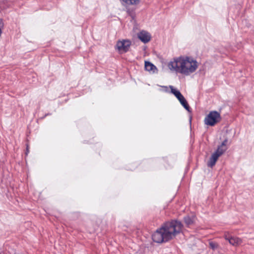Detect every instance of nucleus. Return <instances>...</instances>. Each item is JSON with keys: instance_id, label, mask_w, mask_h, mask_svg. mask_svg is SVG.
<instances>
[{"instance_id": "1", "label": "nucleus", "mask_w": 254, "mask_h": 254, "mask_svg": "<svg viewBox=\"0 0 254 254\" xmlns=\"http://www.w3.org/2000/svg\"><path fill=\"white\" fill-rule=\"evenodd\" d=\"M182 227L183 225L180 221L172 220L167 222L153 234L152 240L157 243L168 242L180 233Z\"/></svg>"}, {"instance_id": "2", "label": "nucleus", "mask_w": 254, "mask_h": 254, "mask_svg": "<svg viewBox=\"0 0 254 254\" xmlns=\"http://www.w3.org/2000/svg\"><path fill=\"white\" fill-rule=\"evenodd\" d=\"M198 66L197 62L188 56L174 58L168 64V67L171 71L186 76H189L195 72Z\"/></svg>"}, {"instance_id": "3", "label": "nucleus", "mask_w": 254, "mask_h": 254, "mask_svg": "<svg viewBox=\"0 0 254 254\" xmlns=\"http://www.w3.org/2000/svg\"><path fill=\"white\" fill-rule=\"evenodd\" d=\"M221 120L220 114L217 111H211L205 118V124L213 126Z\"/></svg>"}, {"instance_id": "4", "label": "nucleus", "mask_w": 254, "mask_h": 254, "mask_svg": "<svg viewBox=\"0 0 254 254\" xmlns=\"http://www.w3.org/2000/svg\"><path fill=\"white\" fill-rule=\"evenodd\" d=\"M130 45L131 43L130 41L123 40L122 41H118L116 47L120 52L126 53L128 51Z\"/></svg>"}, {"instance_id": "5", "label": "nucleus", "mask_w": 254, "mask_h": 254, "mask_svg": "<svg viewBox=\"0 0 254 254\" xmlns=\"http://www.w3.org/2000/svg\"><path fill=\"white\" fill-rule=\"evenodd\" d=\"M137 37L144 43H148L151 39L150 34L145 31H141L138 33L137 34Z\"/></svg>"}, {"instance_id": "6", "label": "nucleus", "mask_w": 254, "mask_h": 254, "mask_svg": "<svg viewBox=\"0 0 254 254\" xmlns=\"http://www.w3.org/2000/svg\"><path fill=\"white\" fill-rule=\"evenodd\" d=\"M227 143H228V139H225L222 143L219 145L215 151V153H217V154H218L220 156L224 154L225 151L227 150Z\"/></svg>"}, {"instance_id": "7", "label": "nucleus", "mask_w": 254, "mask_h": 254, "mask_svg": "<svg viewBox=\"0 0 254 254\" xmlns=\"http://www.w3.org/2000/svg\"><path fill=\"white\" fill-rule=\"evenodd\" d=\"M225 239L228 240L230 244L233 246H237L240 245L242 243V240L239 238L235 237H229L227 235L225 236Z\"/></svg>"}, {"instance_id": "8", "label": "nucleus", "mask_w": 254, "mask_h": 254, "mask_svg": "<svg viewBox=\"0 0 254 254\" xmlns=\"http://www.w3.org/2000/svg\"><path fill=\"white\" fill-rule=\"evenodd\" d=\"M220 156L218 154H217V153H215L214 152L212 154L211 156L209 159V161L207 163L208 166L211 168L213 167L215 165L216 161H217L218 158Z\"/></svg>"}, {"instance_id": "9", "label": "nucleus", "mask_w": 254, "mask_h": 254, "mask_svg": "<svg viewBox=\"0 0 254 254\" xmlns=\"http://www.w3.org/2000/svg\"><path fill=\"white\" fill-rule=\"evenodd\" d=\"M177 98L179 100V101H180V102L181 103L182 105L188 111L190 112V107L187 100H186V99L185 98V97H184V96L182 94L180 95V96L178 97Z\"/></svg>"}, {"instance_id": "10", "label": "nucleus", "mask_w": 254, "mask_h": 254, "mask_svg": "<svg viewBox=\"0 0 254 254\" xmlns=\"http://www.w3.org/2000/svg\"><path fill=\"white\" fill-rule=\"evenodd\" d=\"M145 69L149 71L154 72L157 69L156 66L149 62H145Z\"/></svg>"}, {"instance_id": "11", "label": "nucleus", "mask_w": 254, "mask_h": 254, "mask_svg": "<svg viewBox=\"0 0 254 254\" xmlns=\"http://www.w3.org/2000/svg\"><path fill=\"white\" fill-rule=\"evenodd\" d=\"M122 2L127 5L137 4L139 3V0H121Z\"/></svg>"}, {"instance_id": "12", "label": "nucleus", "mask_w": 254, "mask_h": 254, "mask_svg": "<svg viewBox=\"0 0 254 254\" xmlns=\"http://www.w3.org/2000/svg\"><path fill=\"white\" fill-rule=\"evenodd\" d=\"M170 88L171 89V92L172 94H173L176 98H177L179 96H180V95H181V93L176 89L174 88V87L172 85H170L169 86Z\"/></svg>"}, {"instance_id": "13", "label": "nucleus", "mask_w": 254, "mask_h": 254, "mask_svg": "<svg viewBox=\"0 0 254 254\" xmlns=\"http://www.w3.org/2000/svg\"><path fill=\"white\" fill-rule=\"evenodd\" d=\"M184 219L185 222L188 225L191 224L193 222L191 218L189 216H187L185 217Z\"/></svg>"}, {"instance_id": "14", "label": "nucleus", "mask_w": 254, "mask_h": 254, "mask_svg": "<svg viewBox=\"0 0 254 254\" xmlns=\"http://www.w3.org/2000/svg\"><path fill=\"white\" fill-rule=\"evenodd\" d=\"M210 247L212 250H214L218 248V244L213 242H210L209 243Z\"/></svg>"}, {"instance_id": "15", "label": "nucleus", "mask_w": 254, "mask_h": 254, "mask_svg": "<svg viewBox=\"0 0 254 254\" xmlns=\"http://www.w3.org/2000/svg\"><path fill=\"white\" fill-rule=\"evenodd\" d=\"M28 153H29L28 145L27 144L26 151L25 152L26 155H27Z\"/></svg>"}]
</instances>
